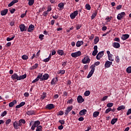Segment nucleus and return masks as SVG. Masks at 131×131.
I'll use <instances>...</instances> for the list:
<instances>
[{
	"label": "nucleus",
	"mask_w": 131,
	"mask_h": 131,
	"mask_svg": "<svg viewBox=\"0 0 131 131\" xmlns=\"http://www.w3.org/2000/svg\"><path fill=\"white\" fill-rule=\"evenodd\" d=\"M40 77V76L38 75L37 77H36V78L32 81V83H34V82H37V81H38L39 80Z\"/></svg>",
	"instance_id": "nucleus-29"
},
{
	"label": "nucleus",
	"mask_w": 131,
	"mask_h": 131,
	"mask_svg": "<svg viewBox=\"0 0 131 131\" xmlns=\"http://www.w3.org/2000/svg\"><path fill=\"white\" fill-rule=\"evenodd\" d=\"M8 9H5L4 10H2L1 11V15L2 16H5V15H7V14H8Z\"/></svg>",
	"instance_id": "nucleus-21"
},
{
	"label": "nucleus",
	"mask_w": 131,
	"mask_h": 131,
	"mask_svg": "<svg viewBox=\"0 0 131 131\" xmlns=\"http://www.w3.org/2000/svg\"><path fill=\"white\" fill-rule=\"evenodd\" d=\"M47 97V93H43L42 95L41 96V98L42 99V100H43V99H45V98H46Z\"/></svg>",
	"instance_id": "nucleus-41"
},
{
	"label": "nucleus",
	"mask_w": 131,
	"mask_h": 131,
	"mask_svg": "<svg viewBox=\"0 0 131 131\" xmlns=\"http://www.w3.org/2000/svg\"><path fill=\"white\" fill-rule=\"evenodd\" d=\"M99 114H100V112H94L93 113V117H98V116H99Z\"/></svg>",
	"instance_id": "nucleus-28"
},
{
	"label": "nucleus",
	"mask_w": 131,
	"mask_h": 131,
	"mask_svg": "<svg viewBox=\"0 0 131 131\" xmlns=\"http://www.w3.org/2000/svg\"><path fill=\"white\" fill-rule=\"evenodd\" d=\"M125 109V106L124 105H121L117 108L118 111H120V110H124Z\"/></svg>",
	"instance_id": "nucleus-26"
},
{
	"label": "nucleus",
	"mask_w": 131,
	"mask_h": 131,
	"mask_svg": "<svg viewBox=\"0 0 131 131\" xmlns=\"http://www.w3.org/2000/svg\"><path fill=\"white\" fill-rule=\"evenodd\" d=\"M54 107H55V106H54V104H49L46 106L47 109H49V110H51Z\"/></svg>",
	"instance_id": "nucleus-18"
},
{
	"label": "nucleus",
	"mask_w": 131,
	"mask_h": 131,
	"mask_svg": "<svg viewBox=\"0 0 131 131\" xmlns=\"http://www.w3.org/2000/svg\"><path fill=\"white\" fill-rule=\"evenodd\" d=\"M19 27L21 32H23V31H26V30H27V27L25 26L24 24L19 25Z\"/></svg>",
	"instance_id": "nucleus-6"
},
{
	"label": "nucleus",
	"mask_w": 131,
	"mask_h": 131,
	"mask_svg": "<svg viewBox=\"0 0 131 131\" xmlns=\"http://www.w3.org/2000/svg\"><path fill=\"white\" fill-rule=\"evenodd\" d=\"M40 124V122L39 121H36L34 122V125L36 127H37L38 125Z\"/></svg>",
	"instance_id": "nucleus-31"
},
{
	"label": "nucleus",
	"mask_w": 131,
	"mask_h": 131,
	"mask_svg": "<svg viewBox=\"0 0 131 131\" xmlns=\"http://www.w3.org/2000/svg\"><path fill=\"white\" fill-rule=\"evenodd\" d=\"M129 114H131V108L128 110L126 115H129Z\"/></svg>",
	"instance_id": "nucleus-57"
},
{
	"label": "nucleus",
	"mask_w": 131,
	"mask_h": 131,
	"mask_svg": "<svg viewBox=\"0 0 131 131\" xmlns=\"http://www.w3.org/2000/svg\"><path fill=\"white\" fill-rule=\"evenodd\" d=\"M57 54H58V55H60V56H63V55H64V51L62 50H59L57 51Z\"/></svg>",
	"instance_id": "nucleus-30"
},
{
	"label": "nucleus",
	"mask_w": 131,
	"mask_h": 131,
	"mask_svg": "<svg viewBox=\"0 0 131 131\" xmlns=\"http://www.w3.org/2000/svg\"><path fill=\"white\" fill-rule=\"evenodd\" d=\"M25 123H26L25 120L21 119L18 121V126H22Z\"/></svg>",
	"instance_id": "nucleus-13"
},
{
	"label": "nucleus",
	"mask_w": 131,
	"mask_h": 131,
	"mask_svg": "<svg viewBox=\"0 0 131 131\" xmlns=\"http://www.w3.org/2000/svg\"><path fill=\"white\" fill-rule=\"evenodd\" d=\"M77 102L78 103H81L82 102H84V99L82 98V96L79 95L77 97Z\"/></svg>",
	"instance_id": "nucleus-12"
},
{
	"label": "nucleus",
	"mask_w": 131,
	"mask_h": 131,
	"mask_svg": "<svg viewBox=\"0 0 131 131\" xmlns=\"http://www.w3.org/2000/svg\"><path fill=\"white\" fill-rule=\"evenodd\" d=\"M114 41H117L118 42H120V39H119V38H117V37H115L114 39Z\"/></svg>",
	"instance_id": "nucleus-50"
},
{
	"label": "nucleus",
	"mask_w": 131,
	"mask_h": 131,
	"mask_svg": "<svg viewBox=\"0 0 131 131\" xmlns=\"http://www.w3.org/2000/svg\"><path fill=\"white\" fill-rule=\"evenodd\" d=\"M64 3H60L58 5V8H60L61 9H64Z\"/></svg>",
	"instance_id": "nucleus-32"
},
{
	"label": "nucleus",
	"mask_w": 131,
	"mask_h": 131,
	"mask_svg": "<svg viewBox=\"0 0 131 131\" xmlns=\"http://www.w3.org/2000/svg\"><path fill=\"white\" fill-rule=\"evenodd\" d=\"M5 115H7V112L5 111L1 115V116H2V117H4V116H5Z\"/></svg>",
	"instance_id": "nucleus-52"
},
{
	"label": "nucleus",
	"mask_w": 131,
	"mask_h": 131,
	"mask_svg": "<svg viewBox=\"0 0 131 131\" xmlns=\"http://www.w3.org/2000/svg\"><path fill=\"white\" fill-rule=\"evenodd\" d=\"M52 18H53V19H55V20H57V19L59 18V15H55V16L53 15Z\"/></svg>",
	"instance_id": "nucleus-56"
},
{
	"label": "nucleus",
	"mask_w": 131,
	"mask_h": 131,
	"mask_svg": "<svg viewBox=\"0 0 131 131\" xmlns=\"http://www.w3.org/2000/svg\"><path fill=\"white\" fill-rule=\"evenodd\" d=\"M99 40H100V38H99V37H96L94 39L95 45H97V42H99Z\"/></svg>",
	"instance_id": "nucleus-33"
},
{
	"label": "nucleus",
	"mask_w": 131,
	"mask_h": 131,
	"mask_svg": "<svg viewBox=\"0 0 131 131\" xmlns=\"http://www.w3.org/2000/svg\"><path fill=\"white\" fill-rule=\"evenodd\" d=\"M94 37H95V35H94V34H92L90 37L89 39H90V40H92L94 39Z\"/></svg>",
	"instance_id": "nucleus-61"
},
{
	"label": "nucleus",
	"mask_w": 131,
	"mask_h": 131,
	"mask_svg": "<svg viewBox=\"0 0 131 131\" xmlns=\"http://www.w3.org/2000/svg\"><path fill=\"white\" fill-rule=\"evenodd\" d=\"M107 98H108V96H105L103 97L102 101H106V100H107Z\"/></svg>",
	"instance_id": "nucleus-63"
},
{
	"label": "nucleus",
	"mask_w": 131,
	"mask_h": 131,
	"mask_svg": "<svg viewBox=\"0 0 131 131\" xmlns=\"http://www.w3.org/2000/svg\"><path fill=\"white\" fill-rule=\"evenodd\" d=\"M90 68L91 69V70L90 72L89 75L87 76V78L92 77V75H93V74H94V72H95V66H91Z\"/></svg>",
	"instance_id": "nucleus-2"
},
{
	"label": "nucleus",
	"mask_w": 131,
	"mask_h": 131,
	"mask_svg": "<svg viewBox=\"0 0 131 131\" xmlns=\"http://www.w3.org/2000/svg\"><path fill=\"white\" fill-rule=\"evenodd\" d=\"M34 29V26L33 25H30L28 29V32H32Z\"/></svg>",
	"instance_id": "nucleus-16"
},
{
	"label": "nucleus",
	"mask_w": 131,
	"mask_h": 131,
	"mask_svg": "<svg viewBox=\"0 0 131 131\" xmlns=\"http://www.w3.org/2000/svg\"><path fill=\"white\" fill-rule=\"evenodd\" d=\"M81 27V25H78L76 26V29L77 30H78L79 29H80V28Z\"/></svg>",
	"instance_id": "nucleus-62"
},
{
	"label": "nucleus",
	"mask_w": 131,
	"mask_h": 131,
	"mask_svg": "<svg viewBox=\"0 0 131 131\" xmlns=\"http://www.w3.org/2000/svg\"><path fill=\"white\" fill-rule=\"evenodd\" d=\"M13 126L14 128H15V129H18V128H19V127H18L19 126V123H18V122L17 121L14 122Z\"/></svg>",
	"instance_id": "nucleus-20"
},
{
	"label": "nucleus",
	"mask_w": 131,
	"mask_h": 131,
	"mask_svg": "<svg viewBox=\"0 0 131 131\" xmlns=\"http://www.w3.org/2000/svg\"><path fill=\"white\" fill-rule=\"evenodd\" d=\"M97 14H98V12L97 11H95V12L93 13L92 15L91 16V19L92 20H93V19H95Z\"/></svg>",
	"instance_id": "nucleus-25"
},
{
	"label": "nucleus",
	"mask_w": 131,
	"mask_h": 131,
	"mask_svg": "<svg viewBox=\"0 0 131 131\" xmlns=\"http://www.w3.org/2000/svg\"><path fill=\"white\" fill-rule=\"evenodd\" d=\"M125 16V12H122L120 13H119L117 15V19L118 20H121L122 18H123Z\"/></svg>",
	"instance_id": "nucleus-7"
},
{
	"label": "nucleus",
	"mask_w": 131,
	"mask_h": 131,
	"mask_svg": "<svg viewBox=\"0 0 131 131\" xmlns=\"http://www.w3.org/2000/svg\"><path fill=\"white\" fill-rule=\"evenodd\" d=\"M17 103V101H16V100H13L12 102H11L10 103H9V107H13V106H14V105H15V104Z\"/></svg>",
	"instance_id": "nucleus-22"
},
{
	"label": "nucleus",
	"mask_w": 131,
	"mask_h": 131,
	"mask_svg": "<svg viewBox=\"0 0 131 131\" xmlns=\"http://www.w3.org/2000/svg\"><path fill=\"white\" fill-rule=\"evenodd\" d=\"M27 77V75L24 74V75H20L18 77V80H21V79H25Z\"/></svg>",
	"instance_id": "nucleus-24"
},
{
	"label": "nucleus",
	"mask_w": 131,
	"mask_h": 131,
	"mask_svg": "<svg viewBox=\"0 0 131 131\" xmlns=\"http://www.w3.org/2000/svg\"><path fill=\"white\" fill-rule=\"evenodd\" d=\"M72 57L73 58H76V57H79V56H81V52L80 51L75 52V53H72L71 54Z\"/></svg>",
	"instance_id": "nucleus-3"
},
{
	"label": "nucleus",
	"mask_w": 131,
	"mask_h": 131,
	"mask_svg": "<svg viewBox=\"0 0 131 131\" xmlns=\"http://www.w3.org/2000/svg\"><path fill=\"white\" fill-rule=\"evenodd\" d=\"M38 76H40L39 79L40 81H42V80H47L49 77V74H45L42 76V74L39 73Z\"/></svg>",
	"instance_id": "nucleus-1"
},
{
	"label": "nucleus",
	"mask_w": 131,
	"mask_h": 131,
	"mask_svg": "<svg viewBox=\"0 0 131 131\" xmlns=\"http://www.w3.org/2000/svg\"><path fill=\"white\" fill-rule=\"evenodd\" d=\"M98 54V50H94L92 53L93 56H96Z\"/></svg>",
	"instance_id": "nucleus-48"
},
{
	"label": "nucleus",
	"mask_w": 131,
	"mask_h": 131,
	"mask_svg": "<svg viewBox=\"0 0 131 131\" xmlns=\"http://www.w3.org/2000/svg\"><path fill=\"white\" fill-rule=\"evenodd\" d=\"M129 35L127 34H122L121 38L122 40H126V39H127V38H129Z\"/></svg>",
	"instance_id": "nucleus-10"
},
{
	"label": "nucleus",
	"mask_w": 131,
	"mask_h": 131,
	"mask_svg": "<svg viewBox=\"0 0 131 131\" xmlns=\"http://www.w3.org/2000/svg\"><path fill=\"white\" fill-rule=\"evenodd\" d=\"M72 109H73V106L72 105L68 107L67 110L64 112V115L66 116H67V115H68V114H69V112H70V111H71V110H72Z\"/></svg>",
	"instance_id": "nucleus-4"
},
{
	"label": "nucleus",
	"mask_w": 131,
	"mask_h": 131,
	"mask_svg": "<svg viewBox=\"0 0 131 131\" xmlns=\"http://www.w3.org/2000/svg\"><path fill=\"white\" fill-rule=\"evenodd\" d=\"M29 6H32L34 4V0H29Z\"/></svg>",
	"instance_id": "nucleus-36"
},
{
	"label": "nucleus",
	"mask_w": 131,
	"mask_h": 131,
	"mask_svg": "<svg viewBox=\"0 0 131 131\" xmlns=\"http://www.w3.org/2000/svg\"><path fill=\"white\" fill-rule=\"evenodd\" d=\"M79 121H83L84 120V118L82 117H80L78 118Z\"/></svg>",
	"instance_id": "nucleus-55"
},
{
	"label": "nucleus",
	"mask_w": 131,
	"mask_h": 131,
	"mask_svg": "<svg viewBox=\"0 0 131 131\" xmlns=\"http://www.w3.org/2000/svg\"><path fill=\"white\" fill-rule=\"evenodd\" d=\"M58 129L60 130H61L63 128H64V126H62V125H61L58 127Z\"/></svg>",
	"instance_id": "nucleus-58"
},
{
	"label": "nucleus",
	"mask_w": 131,
	"mask_h": 131,
	"mask_svg": "<svg viewBox=\"0 0 131 131\" xmlns=\"http://www.w3.org/2000/svg\"><path fill=\"white\" fill-rule=\"evenodd\" d=\"M38 67V64L35 63L34 66L32 67V70L36 69V68H37Z\"/></svg>",
	"instance_id": "nucleus-40"
},
{
	"label": "nucleus",
	"mask_w": 131,
	"mask_h": 131,
	"mask_svg": "<svg viewBox=\"0 0 131 131\" xmlns=\"http://www.w3.org/2000/svg\"><path fill=\"white\" fill-rule=\"evenodd\" d=\"M88 112L86 110L83 109L80 111L79 113V115H85V114Z\"/></svg>",
	"instance_id": "nucleus-17"
},
{
	"label": "nucleus",
	"mask_w": 131,
	"mask_h": 131,
	"mask_svg": "<svg viewBox=\"0 0 131 131\" xmlns=\"http://www.w3.org/2000/svg\"><path fill=\"white\" fill-rule=\"evenodd\" d=\"M58 74H64L65 70H60L58 73Z\"/></svg>",
	"instance_id": "nucleus-49"
},
{
	"label": "nucleus",
	"mask_w": 131,
	"mask_h": 131,
	"mask_svg": "<svg viewBox=\"0 0 131 131\" xmlns=\"http://www.w3.org/2000/svg\"><path fill=\"white\" fill-rule=\"evenodd\" d=\"M100 65V62L99 61H97L95 62L94 64H92V66H95V68L96 66H99Z\"/></svg>",
	"instance_id": "nucleus-46"
},
{
	"label": "nucleus",
	"mask_w": 131,
	"mask_h": 131,
	"mask_svg": "<svg viewBox=\"0 0 131 131\" xmlns=\"http://www.w3.org/2000/svg\"><path fill=\"white\" fill-rule=\"evenodd\" d=\"M42 127L41 125L38 126L37 128L36 129V131H42Z\"/></svg>",
	"instance_id": "nucleus-39"
},
{
	"label": "nucleus",
	"mask_w": 131,
	"mask_h": 131,
	"mask_svg": "<svg viewBox=\"0 0 131 131\" xmlns=\"http://www.w3.org/2000/svg\"><path fill=\"white\" fill-rule=\"evenodd\" d=\"M90 61H91V59H90V57L89 56L85 57L82 60V62L83 64H88V63H90Z\"/></svg>",
	"instance_id": "nucleus-5"
},
{
	"label": "nucleus",
	"mask_w": 131,
	"mask_h": 131,
	"mask_svg": "<svg viewBox=\"0 0 131 131\" xmlns=\"http://www.w3.org/2000/svg\"><path fill=\"white\" fill-rule=\"evenodd\" d=\"M111 110H112V108L109 107L108 108H107V109L105 110V113L106 114H107V113H109V112H110V111H111Z\"/></svg>",
	"instance_id": "nucleus-44"
},
{
	"label": "nucleus",
	"mask_w": 131,
	"mask_h": 131,
	"mask_svg": "<svg viewBox=\"0 0 131 131\" xmlns=\"http://www.w3.org/2000/svg\"><path fill=\"white\" fill-rule=\"evenodd\" d=\"M64 114V112L63 111H60L59 112H58V115H60V116L63 115Z\"/></svg>",
	"instance_id": "nucleus-53"
},
{
	"label": "nucleus",
	"mask_w": 131,
	"mask_h": 131,
	"mask_svg": "<svg viewBox=\"0 0 131 131\" xmlns=\"http://www.w3.org/2000/svg\"><path fill=\"white\" fill-rule=\"evenodd\" d=\"M111 65H112V61H110L107 60L105 62L104 67L105 68H109V67H110Z\"/></svg>",
	"instance_id": "nucleus-11"
},
{
	"label": "nucleus",
	"mask_w": 131,
	"mask_h": 131,
	"mask_svg": "<svg viewBox=\"0 0 131 131\" xmlns=\"http://www.w3.org/2000/svg\"><path fill=\"white\" fill-rule=\"evenodd\" d=\"M106 106L108 108H111V107L113 106V103L111 102V103H108L106 104Z\"/></svg>",
	"instance_id": "nucleus-38"
},
{
	"label": "nucleus",
	"mask_w": 131,
	"mask_h": 131,
	"mask_svg": "<svg viewBox=\"0 0 131 131\" xmlns=\"http://www.w3.org/2000/svg\"><path fill=\"white\" fill-rule=\"evenodd\" d=\"M83 43V41H78L76 43V47H77V48H79V47L82 46Z\"/></svg>",
	"instance_id": "nucleus-23"
},
{
	"label": "nucleus",
	"mask_w": 131,
	"mask_h": 131,
	"mask_svg": "<svg viewBox=\"0 0 131 131\" xmlns=\"http://www.w3.org/2000/svg\"><path fill=\"white\" fill-rule=\"evenodd\" d=\"M90 94H91V92H90V91H86L85 92L84 95L85 97H88V96H90Z\"/></svg>",
	"instance_id": "nucleus-34"
},
{
	"label": "nucleus",
	"mask_w": 131,
	"mask_h": 131,
	"mask_svg": "<svg viewBox=\"0 0 131 131\" xmlns=\"http://www.w3.org/2000/svg\"><path fill=\"white\" fill-rule=\"evenodd\" d=\"M43 36H45V35L42 34H40L39 36V38H40V39H41V40H42V39H43Z\"/></svg>",
	"instance_id": "nucleus-60"
},
{
	"label": "nucleus",
	"mask_w": 131,
	"mask_h": 131,
	"mask_svg": "<svg viewBox=\"0 0 131 131\" xmlns=\"http://www.w3.org/2000/svg\"><path fill=\"white\" fill-rule=\"evenodd\" d=\"M108 59L109 61H111V62L114 61V59H113V58L112 57V54L108 56Z\"/></svg>",
	"instance_id": "nucleus-35"
},
{
	"label": "nucleus",
	"mask_w": 131,
	"mask_h": 131,
	"mask_svg": "<svg viewBox=\"0 0 131 131\" xmlns=\"http://www.w3.org/2000/svg\"><path fill=\"white\" fill-rule=\"evenodd\" d=\"M85 8L86 9V10H91V5H90V4H86Z\"/></svg>",
	"instance_id": "nucleus-45"
},
{
	"label": "nucleus",
	"mask_w": 131,
	"mask_h": 131,
	"mask_svg": "<svg viewBox=\"0 0 131 131\" xmlns=\"http://www.w3.org/2000/svg\"><path fill=\"white\" fill-rule=\"evenodd\" d=\"M104 56V51H101L98 53V54L96 56V59L97 60H100L102 57Z\"/></svg>",
	"instance_id": "nucleus-8"
},
{
	"label": "nucleus",
	"mask_w": 131,
	"mask_h": 131,
	"mask_svg": "<svg viewBox=\"0 0 131 131\" xmlns=\"http://www.w3.org/2000/svg\"><path fill=\"white\" fill-rule=\"evenodd\" d=\"M26 114L27 115H33L35 114V112L34 111H27Z\"/></svg>",
	"instance_id": "nucleus-19"
},
{
	"label": "nucleus",
	"mask_w": 131,
	"mask_h": 131,
	"mask_svg": "<svg viewBox=\"0 0 131 131\" xmlns=\"http://www.w3.org/2000/svg\"><path fill=\"white\" fill-rule=\"evenodd\" d=\"M21 58L23 60H27L28 59V56L24 55L22 56Z\"/></svg>",
	"instance_id": "nucleus-42"
},
{
	"label": "nucleus",
	"mask_w": 131,
	"mask_h": 131,
	"mask_svg": "<svg viewBox=\"0 0 131 131\" xmlns=\"http://www.w3.org/2000/svg\"><path fill=\"white\" fill-rule=\"evenodd\" d=\"M78 15V11H75L73 13H72L70 14V17L71 19H75V17Z\"/></svg>",
	"instance_id": "nucleus-9"
},
{
	"label": "nucleus",
	"mask_w": 131,
	"mask_h": 131,
	"mask_svg": "<svg viewBox=\"0 0 131 131\" xmlns=\"http://www.w3.org/2000/svg\"><path fill=\"white\" fill-rule=\"evenodd\" d=\"M58 122H59V123H60L61 125L63 124H65V120H59Z\"/></svg>",
	"instance_id": "nucleus-47"
},
{
	"label": "nucleus",
	"mask_w": 131,
	"mask_h": 131,
	"mask_svg": "<svg viewBox=\"0 0 131 131\" xmlns=\"http://www.w3.org/2000/svg\"><path fill=\"white\" fill-rule=\"evenodd\" d=\"M113 47L115 49H119L120 48V44L118 42H115L113 43Z\"/></svg>",
	"instance_id": "nucleus-15"
},
{
	"label": "nucleus",
	"mask_w": 131,
	"mask_h": 131,
	"mask_svg": "<svg viewBox=\"0 0 131 131\" xmlns=\"http://www.w3.org/2000/svg\"><path fill=\"white\" fill-rule=\"evenodd\" d=\"M116 63H119V61H120V59H119V56H117L116 57Z\"/></svg>",
	"instance_id": "nucleus-54"
},
{
	"label": "nucleus",
	"mask_w": 131,
	"mask_h": 131,
	"mask_svg": "<svg viewBox=\"0 0 131 131\" xmlns=\"http://www.w3.org/2000/svg\"><path fill=\"white\" fill-rule=\"evenodd\" d=\"M126 72L127 73H131V67H128L127 69H126Z\"/></svg>",
	"instance_id": "nucleus-43"
},
{
	"label": "nucleus",
	"mask_w": 131,
	"mask_h": 131,
	"mask_svg": "<svg viewBox=\"0 0 131 131\" xmlns=\"http://www.w3.org/2000/svg\"><path fill=\"white\" fill-rule=\"evenodd\" d=\"M118 120V119L117 118H114L111 121V124H115L116 122H117V121Z\"/></svg>",
	"instance_id": "nucleus-27"
},
{
	"label": "nucleus",
	"mask_w": 131,
	"mask_h": 131,
	"mask_svg": "<svg viewBox=\"0 0 131 131\" xmlns=\"http://www.w3.org/2000/svg\"><path fill=\"white\" fill-rule=\"evenodd\" d=\"M11 121H12V120L10 119H8L7 120H6L5 123L6 124H9Z\"/></svg>",
	"instance_id": "nucleus-51"
},
{
	"label": "nucleus",
	"mask_w": 131,
	"mask_h": 131,
	"mask_svg": "<svg viewBox=\"0 0 131 131\" xmlns=\"http://www.w3.org/2000/svg\"><path fill=\"white\" fill-rule=\"evenodd\" d=\"M11 78L13 80H15V79H16L17 80H19V76L17 73H14L12 76H11Z\"/></svg>",
	"instance_id": "nucleus-14"
},
{
	"label": "nucleus",
	"mask_w": 131,
	"mask_h": 131,
	"mask_svg": "<svg viewBox=\"0 0 131 131\" xmlns=\"http://www.w3.org/2000/svg\"><path fill=\"white\" fill-rule=\"evenodd\" d=\"M13 5H14V2L12 1L10 4H8V7H12V6Z\"/></svg>",
	"instance_id": "nucleus-64"
},
{
	"label": "nucleus",
	"mask_w": 131,
	"mask_h": 131,
	"mask_svg": "<svg viewBox=\"0 0 131 131\" xmlns=\"http://www.w3.org/2000/svg\"><path fill=\"white\" fill-rule=\"evenodd\" d=\"M56 81L55 79H53L51 81V84H55V83H56Z\"/></svg>",
	"instance_id": "nucleus-59"
},
{
	"label": "nucleus",
	"mask_w": 131,
	"mask_h": 131,
	"mask_svg": "<svg viewBox=\"0 0 131 131\" xmlns=\"http://www.w3.org/2000/svg\"><path fill=\"white\" fill-rule=\"evenodd\" d=\"M14 38H15V35H13L11 38H10V37L7 38L6 40H7V41H11V40H13Z\"/></svg>",
	"instance_id": "nucleus-37"
}]
</instances>
